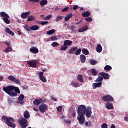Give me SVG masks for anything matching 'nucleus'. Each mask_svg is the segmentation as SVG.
Here are the masks:
<instances>
[{
	"instance_id": "nucleus-6",
	"label": "nucleus",
	"mask_w": 128,
	"mask_h": 128,
	"mask_svg": "<svg viewBox=\"0 0 128 128\" xmlns=\"http://www.w3.org/2000/svg\"><path fill=\"white\" fill-rule=\"evenodd\" d=\"M102 100L103 102H114V99L110 95H105L102 96Z\"/></svg>"
},
{
	"instance_id": "nucleus-39",
	"label": "nucleus",
	"mask_w": 128,
	"mask_h": 128,
	"mask_svg": "<svg viewBox=\"0 0 128 128\" xmlns=\"http://www.w3.org/2000/svg\"><path fill=\"white\" fill-rule=\"evenodd\" d=\"M8 80H11V82H14V80H16V78H14V76H10L8 77Z\"/></svg>"
},
{
	"instance_id": "nucleus-57",
	"label": "nucleus",
	"mask_w": 128,
	"mask_h": 128,
	"mask_svg": "<svg viewBox=\"0 0 128 128\" xmlns=\"http://www.w3.org/2000/svg\"><path fill=\"white\" fill-rule=\"evenodd\" d=\"M65 122L66 124H72V121L70 120H65Z\"/></svg>"
},
{
	"instance_id": "nucleus-16",
	"label": "nucleus",
	"mask_w": 128,
	"mask_h": 128,
	"mask_svg": "<svg viewBox=\"0 0 128 128\" xmlns=\"http://www.w3.org/2000/svg\"><path fill=\"white\" fill-rule=\"evenodd\" d=\"M24 118H25L26 120H28V118H30V112H28V111L26 110L24 112Z\"/></svg>"
},
{
	"instance_id": "nucleus-56",
	"label": "nucleus",
	"mask_w": 128,
	"mask_h": 128,
	"mask_svg": "<svg viewBox=\"0 0 128 128\" xmlns=\"http://www.w3.org/2000/svg\"><path fill=\"white\" fill-rule=\"evenodd\" d=\"M78 8H80V7L78 5H75L73 7L74 10H78Z\"/></svg>"
},
{
	"instance_id": "nucleus-46",
	"label": "nucleus",
	"mask_w": 128,
	"mask_h": 128,
	"mask_svg": "<svg viewBox=\"0 0 128 128\" xmlns=\"http://www.w3.org/2000/svg\"><path fill=\"white\" fill-rule=\"evenodd\" d=\"M62 106H59L57 108V112H62Z\"/></svg>"
},
{
	"instance_id": "nucleus-22",
	"label": "nucleus",
	"mask_w": 128,
	"mask_h": 128,
	"mask_svg": "<svg viewBox=\"0 0 128 128\" xmlns=\"http://www.w3.org/2000/svg\"><path fill=\"white\" fill-rule=\"evenodd\" d=\"M5 30L6 32L8 33L9 34H10L11 36H14V33L12 30H10V29L8 28H5Z\"/></svg>"
},
{
	"instance_id": "nucleus-41",
	"label": "nucleus",
	"mask_w": 128,
	"mask_h": 128,
	"mask_svg": "<svg viewBox=\"0 0 128 128\" xmlns=\"http://www.w3.org/2000/svg\"><path fill=\"white\" fill-rule=\"evenodd\" d=\"M92 76H96V74H98L96 70L94 68L92 69Z\"/></svg>"
},
{
	"instance_id": "nucleus-47",
	"label": "nucleus",
	"mask_w": 128,
	"mask_h": 128,
	"mask_svg": "<svg viewBox=\"0 0 128 128\" xmlns=\"http://www.w3.org/2000/svg\"><path fill=\"white\" fill-rule=\"evenodd\" d=\"M90 63L92 66H94V64H96V60H90Z\"/></svg>"
},
{
	"instance_id": "nucleus-24",
	"label": "nucleus",
	"mask_w": 128,
	"mask_h": 128,
	"mask_svg": "<svg viewBox=\"0 0 128 128\" xmlns=\"http://www.w3.org/2000/svg\"><path fill=\"white\" fill-rule=\"evenodd\" d=\"M72 16V14H67L64 18V20L66 22H68L70 19V18Z\"/></svg>"
},
{
	"instance_id": "nucleus-15",
	"label": "nucleus",
	"mask_w": 128,
	"mask_h": 128,
	"mask_svg": "<svg viewBox=\"0 0 128 128\" xmlns=\"http://www.w3.org/2000/svg\"><path fill=\"white\" fill-rule=\"evenodd\" d=\"M30 52H31L32 54H38V49L36 48L35 47H32L30 49Z\"/></svg>"
},
{
	"instance_id": "nucleus-36",
	"label": "nucleus",
	"mask_w": 128,
	"mask_h": 128,
	"mask_svg": "<svg viewBox=\"0 0 128 128\" xmlns=\"http://www.w3.org/2000/svg\"><path fill=\"white\" fill-rule=\"evenodd\" d=\"M70 84L72 86H74V88H78V86H80L78 83L74 82H71Z\"/></svg>"
},
{
	"instance_id": "nucleus-2",
	"label": "nucleus",
	"mask_w": 128,
	"mask_h": 128,
	"mask_svg": "<svg viewBox=\"0 0 128 128\" xmlns=\"http://www.w3.org/2000/svg\"><path fill=\"white\" fill-rule=\"evenodd\" d=\"M4 92L8 94V96H18V94L16 92H14V86L12 85L4 86L2 88Z\"/></svg>"
},
{
	"instance_id": "nucleus-64",
	"label": "nucleus",
	"mask_w": 128,
	"mask_h": 128,
	"mask_svg": "<svg viewBox=\"0 0 128 128\" xmlns=\"http://www.w3.org/2000/svg\"><path fill=\"white\" fill-rule=\"evenodd\" d=\"M110 128H116V126H114V124H112Z\"/></svg>"
},
{
	"instance_id": "nucleus-5",
	"label": "nucleus",
	"mask_w": 128,
	"mask_h": 128,
	"mask_svg": "<svg viewBox=\"0 0 128 128\" xmlns=\"http://www.w3.org/2000/svg\"><path fill=\"white\" fill-rule=\"evenodd\" d=\"M19 123L22 128H26L28 126V120L24 118L20 120Z\"/></svg>"
},
{
	"instance_id": "nucleus-27",
	"label": "nucleus",
	"mask_w": 128,
	"mask_h": 128,
	"mask_svg": "<svg viewBox=\"0 0 128 128\" xmlns=\"http://www.w3.org/2000/svg\"><path fill=\"white\" fill-rule=\"evenodd\" d=\"M90 16V13L88 11H86L82 13V16H83L84 18Z\"/></svg>"
},
{
	"instance_id": "nucleus-31",
	"label": "nucleus",
	"mask_w": 128,
	"mask_h": 128,
	"mask_svg": "<svg viewBox=\"0 0 128 128\" xmlns=\"http://www.w3.org/2000/svg\"><path fill=\"white\" fill-rule=\"evenodd\" d=\"M24 100V95L23 94H20V96L18 98V100L19 102H22Z\"/></svg>"
},
{
	"instance_id": "nucleus-60",
	"label": "nucleus",
	"mask_w": 128,
	"mask_h": 128,
	"mask_svg": "<svg viewBox=\"0 0 128 128\" xmlns=\"http://www.w3.org/2000/svg\"><path fill=\"white\" fill-rule=\"evenodd\" d=\"M29 2H38L40 0H29Z\"/></svg>"
},
{
	"instance_id": "nucleus-54",
	"label": "nucleus",
	"mask_w": 128,
	"mask_h": 128,
	"mask_svg": "<svg viewBox=\"0 0 128 128\" xmlns=\"http://www.w3.org/2000/svg\"><path fill=\"white\" fill-rule=\"evenodd\" d=\"M68 8H68V7L64 8L62 10V12H68Z\"/></svg>"
},
{
	"instance_id": "nucleus-40",
	"label": "nucleus",
	"mask_w": 128,
	"mask_h": 128,
	"mask_svg": "<svg viewBox=\"0 0 128 128\" xmlns=\"http://www.w3.org/2000/svg\"><path fill=\"white\" fill-rule=\"evenodd\" d=\"M52 46L53 48H56V46H58L60 44L57 42H54L52 44Z\"/></svg>"
},
{
	"instance_id": "nucleus-19",
	"label": "nucleus",
	"mask_w": 128,
	"mask_h": 128,
	"mask_svg": "<svg viewBox=\"0 0 128 128\" xmlns=\"http://www.w3.org/2000/svg\"><path fill=\"white\" fill-rule=\"evenodd\" d=\"M76 50H78V47L74 46L69 50L68 52L69 54H72L76 52Z\"/></svg>"
},
{
	"instance_id": "nucleus-17",
	"label": "nucleus",
	"mask_w": 128,
	"mask_h": 128,
	"mask_svg": "<svg viewBox=\"0 0 128 128\" xmlns=\"http://www.w3.org/2000/svg\"><path fill=\"white\" fill-rule=\"evenodd\" d=\"M88 30V26H84L80 28L78 32H86V30Z\"/></svg>"
},
{
	"instance_id": "nucleus-49",
	"label": "nucleus",
	"mask_w": 128,
	"mask_h": 128,
	"mask_svg": "<svg viewBox=\"0 0 128 128\" xmlns=\"http://www.w3.org/2000/svg\"><path fill=\"white\" fill-rule=\"evenodd\" d=\"M51 40H58V38H56V36H52L50 38Z\"/></svg>"
},
{
	"instance_id": "nucleus-7",
	"label": "nucleus",
	"mask_w": 128,
	"mask_h": 128,
	"mask_svg": "<svg viewBox=\"0 0 128 128\" xmlns=\"http://www.w3.org/2000/svg\"><path fill=\"white\" fill-rule=\"evenodd\" d=\"M48 108V106L46 104H42L39 106L38 110L42 114H44V112H46Z\"/></svg>"
},
{
	"instance_id": "nucleus-32",
	"label": "nucleus",
	"mask_w": 128,
	"mask_h": 128,
	"mask_svg": "<svg viewBox=\"0 0 128 128\" xmlns=\"http://www.w3.org/2000/svg\"><path fill=\"white\" fill-rule=\"evenodd\" d=\"M8 18H2V20L7 24H10V21L9 20Z\"/></svg>"
},
{
	"instance_id": "nucleus-52",
	"label": "nucleus",
	"mask_w": 128,
	"mask_h": 128,
	"mask_svg": "<svg viewBox=\"0 0 128 128\" xmlns=\"http://www.w3.org/2000/svg\"><path fill=\"white\" fill-rule=\"evenodd\" d=\"M52 14H48V16H47L45 18L44 20H50V18H52Z\"/></svg>"
},
{
	"instance_id": "nucleus-10",
	"label": "nucleus",
	"mask_w": 128,
	"mask_h": 128,
	"mask_svg": "<svg viewBox=\"0 0 128 128\" xmlns=\"http://www.w3.org/2000/svg\"><path fill=\"white\" fill-rule=\"evenodd\" d=\"M44 72H38V76L40 79V80H42V82H46V77H44Z\"/></svg>"
},
{
	"instance_id": "nucleus-11",
	"label": "nucleus",
	"mask_w": 128,
	"mask_h": 128,
	"mask_svg": "<svg viewBox=\"0 0 128 128\" xmlns=\"http://www.w3.org/2000/svg\"><path fill=\"white\" fill-rule=\"evenodd\" d=\"M99 74L102 76L104 80H108L110 78V75L108 73H104V72H100Z\"/></svg>"
},
{
	"instance_id": "nucleus-18",
	"label": "nucleus",
	"mask_w": 128,
	"mask_h": 128,
	"mask_svg": "<svg viewBox=\"0 0 128 128\" xmlns=\"http://www.w3.org/2000/svg\"><path fill=\"white\" fill-rule=\"evenodd\" d=\"M0 16L3 18H10V16L6 12H0Z\"/></svg>"
},
{
	"instance_id": "nucleus-13",
	"label": "nucleus",
	"mask_w": 128,
	"mask_h": 128,
	"mask_svg": "<svg viewBox=\"0 0 128 128\" xmlns=\"http://www.w3.org/2000/svg\"><path fill=\"white\" fill-rule=\"evenodd\" d=\"M30 14V11L26 12H22L21 14V18H26Z\"/></svg>"
},
{
	"instance_id": "nucleus-55",
	"label": "nucleus",
	"mask_w": 128,
	"mask_h": 128,
	"mask_svg": "<svg viewBox=\"0 0 128 128\" xmlns=\"http://www.w3.org/2000/svg\"><path fill=\"white\" fill-rule=\"evenodd\" d=\"M25 28L27 32H30V28L28 25L26 26Z\"/></svg>"
},
{
	"instance_id": "nucleus-44",
	"label": "nucleus",
	"mask_w": 128,
	"mask_h": 128,
	"mask_svg": "<svg viewBox=\"0 0 128 128\" xmlns=\"http://www.w3.org/2000/svg\"><path fill=\"white\" fill-rule=\"evenodd\" d=\"M13 82H15L16 84H20V80L16 79V78H15V80Z\"/></svg>"
},
{
	"instance_id": "nucleus-21",
	"label": "nucleus",
	"mask_w": 128,
	"mask_h": 128,
	"mask_svg": "<svg viewBox=\"0 0 128 128\" xmlns=\"http://www.w3.org/2000/svg\"><path fill=\"white\" fill-rule=\"evenodd\" d=\"M96 50L97 52H102V45H100V44H98L96 48Z\"/></svg>"
},
{
	"instance_id": "nucleus-25",
	"label": "nucleus",
	"mask_w": 128,
	"mask_h": 128,
	"mask_svg": "<svg viewBox=\"0 0 128 128\" xmlns=\"http://www.w3.org/2000/svg\"><path fill=\"white\" fill-rule=\"evenodd\" d=\"M48 4V0H42L40 2V6L42 7Z\"/></svg>"
},
{
	"instance_id": "nucleus-45",
	"label": "nucleus",
	"mask_w": 128,
	"mask_h": 128,
	"mask_svg": "<svg viewBox=\"0 0 128 128\" xmlns=\"http://www.w3.org/2000/svg\"><path fill=\"white\" fill-rule=\"evenodd\" d=\"M85 20L88 22H92V18L90 17L86 18H85Z\"/></svg>"
},
{
	"instance_id": "nucleus-29",
	"label": "nucleus",
	"mask_w": 128,
	"mask_h": 128,
	"mask_svg": "<svg viewBox=\"0 0 128 128\" xmlns=\"http://www.w3.org/2000/svg\"><path fill=\"white\" fill-rule=\"evenodd\" d=\"M36 20V18L34 17V16H30L28 17L26 22H32V20Z\"/></svg>"
},
{
	"instance_id": "nucleus-1",
	"label": "nucleus",
	"mask_w": 128,
	"mask_h": 128,
	"mask_svg": "<svg viewBox=\"0 0 128 128\" xmlns=\"http://www.w3.org/2000/svg\"><path fill=\"white\" fill-rule=\"evenodd\" d=\"M78 116L77 120L80 124H84L86 122V117L84 114H86V118H92V108L88 106L87 108L84 105H80L77 109Z\"/></svg>"
},
{
	"instance_id": "nucleus-58",
	"label": "nucleus",
	"mask_w": 128,
	"mask_h": 128,
	"mask_svg": "<svg viewBox=\"0 0 128 128\" xmlns=\"http://www.w3.org/2000/svg\"><path fill=\"white\" fill-rule=\"evenodd\" d=\"M76 111H74L72 113V116L73 118H76Z\"/></svg>"
},
{
	"instance_id": "nucleus-12",
	"label": "nucleus",
	"mask_w": 128,
	"mask_h": 128,
	"mask_svg": "<svg viewBox=\"0 0 128 128\" xmlns=\"http://www.w3.org/2000/svg\"><path fill=\"white\" fill-rule=\"evenodd\" d=\"M102 83V82H96L92 84L94 90H96V88H100Z\"/></svg>"
},
{
	"instance_id": "nucleus-8",
	"label": "nucleus",
	"mask_w": 128,
	"mask_h": 128,
	"mask_svg": "<svg viewBox=\"0 0 128 128\" xmlns=\"http://www.w3.org/2000/svg\"><path fill=\"white\" fill-rule=\"evenodd\" d=\"M38 62L36 60H33L31 61H28V64L31 66V68H36V64H38Z\"/></svg>"
},
{
	"instance_id": "nucleus-48",
	"label": "nucleus",
	"mask_w": 128,
	"mask_h": 128,
	"mask_svg": "<svg viewBox=\"0 0 128 128\" xmlns=\"http://www.w3.org/2000/svg\"><path fill=\"white\" fill-rule=\"evenodd\" d=\"M84 126H92V122H86Z\"/></svg>"
},
{
	"instance_id": "nucleus-23",
	"label": "nucleus",
	"mask_w": 128,
	"mask_h": 128,
	"mask_svg": "<svg viewBox=\"0 0 128 128\" xmlns=\"http://www.w3.org/2000/svg\"><path fill=\"white\" fill-rule=\"evenodd\" d=\"M77 80L80 82H84V76L79 74L77 76Z\"/></svg>"
},
{
	"instance_id": "nucleus-59",
	"label": "nucleus",
	"mask_w": 128,
	"mask_h": 128,
	"mask_svg": "<svg viewBox=\"0 0 128 128\" xmlns=\"http://www.w3.org/2000/svg\"><path fill=\"white\" fill-rule=\"evenodd\" d=\"M4 44H6V46H10V42H4Z\"/></svg>"
},
{
	"instance_id": "nucleus-51",
	"label": "nucleus",
	"mask_w": 128,
	"mask_h": 128,
	"mask_svg": "<svg viewBox=\"0 0 128 128\" xmlns=\"http://www.w3.org/2000/svg\"><path fill=\"white\" fill-rule=\"evenodd\" d=\"M101 128H108V124L104 123L101 126Z\"/></svg>"
},
{
	"instance_id": "nucleus-53",
	"label": "nucleus",
	"mask_w": 128,
	"mask_h": 128,
	"mask_svg": "<svg viewBox=\"0 0 128 128\" xmlns=\"http://www.w3.org/2000/svg\"><path fill=\"white\" fill-rule=\"evenodd\" d=\"M70 28L72 32H76V28L75 26H72Z\"/></svg>"
},
{
	"instance_id": "nucleus-26",
	"label": "nucleus",
	"mask_w": 128,
	"mask_h": 128,
	"mask_svg": "<svg viewBox=\"0 0 128 128\" xmlns=\"http://www.w3.org/2000/svg\"><path fill=\"white\" fill-rule=\"evenodd\" d=\"M31 30H38L40 28V26L38 25H33L32 26L30 27Z\"/></svg>"
},
{
	"instance_id": "nucleus-50",
	"label": "nucleus",
	"mask_w": 128,
	"mask_h": 128,
	"mask_svg": "<svg viewBox=\"0 0 128 128\" xmlns=\"http://www.w3.org/2000/svg\"><path fill=\"white\" fill-rule=\"evenodd\" d=\"M8 104H14V100L12 98H8Z\"/></svg>"
},
{
	"instance_id": "nucleus-35",
	"label": "nucleus",
	"mask_w": 128,
	"mask_h": 128,
	"mask_svg": "<svg viewBox=\"0 0 128 128\" xmlns=\"http://www.w3.org/2000/svg\"><path fill=\"white\" fill-rule=\"evenodd\" d=\"M54 32H56V30H54V29H52L50 30L47 31L46 32L47 34H49L50 36V34H54Z\"/></svg>"
},
{
	"instance_id": "nucleus-42",
	"label": "nucleus",
	"mask_w": 128,
	"mask_h": 128,
	"mask_svg": "<svg viewBox=\"0 0 128 128\" xmlns=\"http://www.w3.org/2000/svg\"><path fill=\"white\" fill-rule=\"evenodd\" d=\"M40 24H42V26H44L46 24H48V21H41L39 22Z\"/></svg>"
},
{
	"instance_id": "nucleus-20",
	"label": "nucleus",
	"mask_w": 128,
	"mask_h": 128,
	"mask_svg": "<svg viewBox=\"0 0 128 128\" xmlns=\"http://www.w3.org/2000/svg\"><path fill=\"white\" fill-rule=\"evenodd\" d=\"M106 107L107 108V110H114V106L112 103H107L106 104Z\"/></svg>"
},
{
	"instance_id": "nucleus-14",
	"label": "nucleus",
	"mask_w": 128,
	"mask_h": 128,
	"mask_svg": "<svg viewBox=\"0 0 128 128\" xmlns=\"http://www.w3.org/2000/svg\"><path fill=\"white\" fill-rule=\"evenodd\" d=\"M86 60V56L82 54L80 55V62H81L82 64H84Z\"/></svg>"
},
{
	"instance_id": "nucleus-63",
	"label": "nucleus",
	"mask_w": 128,
	"mask_h": 128,
	"mask_svg": "<svg viewBox=\"0 0 128 128\" xmlns=\"http://www.w3.org/2000/svg\"><path fill=\"white\" fill-rule=\"evenodd\" d=\"M124 120L125 122H128V117H124Z\"/></svg>"
},
{
	"instance_id": "nucleus-61",
	"label": "nucleus",
	"mask_w": 128,
	"mask_h": 128,
	"mask_svg": "<svg viewBox=\"0 0 128 128\" xmlns=\"http://www.w3.org/2000/svg\"><path fill=\"white\" fill-rule=\"evenodd\" d=\"M24 101H18V104H24Z\"/></svg>"
},
{
	"instance_id": "nucleus-3",
	"label": "nucleus",
	"mask_w": 128,
	"mask_h": 128,
	"mask_svg": "<svg viewBox=\"0 0 128 128\" xmlns=\"http://www.w3.org/2000/svg\"><path fill=\"white\" fill-rule=\"evenodd\" d=\"M2 120H4V122L8 126H10V128H16V124H14V119L12 118H8L5 116H2Z\"/></svg>"
},
{
	"instance_id": "nucleus-33",
	"label": "nucleus",
	"mask_w": 128,
	"mask_h": 128,
	"mask_svg": "<svg viewBox=\"0 0 128 128\" xmlns=\"http://www.w3.org/2000/svg\"><path fill=\"white\" fill-rule=\"evenodd\" d=\"M112 68V66L110 65H106L104 68V70H108V72H110V70Z\"/></svg>"
},
{
	"instance_id": "nucleus-4",
	"label": "nucleus",
	"mask_w": 128,
	"mask_h": 128,
	"mask_svg": "<svg viewBox=\"0 0 128 128\" xmlns=\"http://www.w3.org/2000/svg\"><path fill=\"white\" fill-rule=\"evenodd\" d=\"M72 44V41L70 40H65L64 42V44L60 48V50H66L68 48V46Z\"/></svg>"
},
{
	"instance_id": "nucleus-28",
	"label": "nucleus",
	"mask_w": 128,
	"mask_h": 128,
	"mask_svg": "<svg viewBox=\"0 0 128 128\" xmlns=\"http://www.w3.org/2000/svg\"><path fill=\"white\" fill-rule=\"evenodd\" d=\"M82 52L84 54H85V56H88V54H90V52H88V49H86V48H84L82 50Z\"/></svg>"
},
{
	"instance_id": "nucleus-37",
	"label": "nucleus",
	"mask_w": 128,
	"mask_h": 128,
	"mask_svg": "<svg viewBox=\"0 0 128 128\" xmlns=\"http://www.w3.org/2000/svg\"><path fill=\"white\" fill-rule=\"evenodd\" d=\"M14 92H16V94H20V88H18V87H15L14 86Z\"/></svg>"
},
{
	"instance_id": "nucleus-38",
	"label": "nucleus",
	"mask_w": 128,
	"mask_h": 128,
	"mask_svg": "<svg viewBox=\"0 0 128 128\" xmlns=\"http://www.w3.org/2000/svg\"><path fill=\"white\" fill-rule=\"evenodd\" d=\"M75 51L76 52H74V54H76V56H78V54H80V52H82V49L78 48Z\"/></svg>"
},
{
	"instance_id": "nucleus-30",
	"label": "nucleus",
	"mask_w": 128,
	"mask_h": 128,
	"mask_svg": "<svg viewBox=\"0 0 128 128\" xmlns=\"http://www.w3.org/2000/svg\"><path fill=\"white\" fill-rule=\"evenodd\" d=\"M12 50V46H7L6 48L4 50V52H10Z\"/></svg>"
},
{
	"instance_id": "nucleus-62",
	"label": "nucleus",
	"mask_w": 128,
	"mask_h": 128,
	"mask_svg": "<svg viewBox=\"0 0 128 128\" xmlns=\"http://www.w3.org/2000/svg\"><path fill=\"white\" fill-rule=\"evenodd\" d=\"M51 98H52V100H54V102L56 101V98H54V96H52Z\"/></svg>"
},
{
	"instance_id": "nucleus-43",
	"label": "nucleus",
	"mask_w": 128,
	"mask_h": 128,
	"mask_svg": "<svg viewBox=\"0 0 128 128\" xmlns=\"http://www.w3.org/2000/svg\"><path fill=\"white\" fill-rule=\"evenodd\" d=\"M104 80V78L102 76H98L96 82H102V80Z\"/></svg>"
},
{
	"instance_id": "nucleus-34",
	"label": "nucleus",
	"mask_w": 128,
	"mask_h": 128,
	"mask_svg": "<svg viewBox=\"0 0 128 128\" xmlns=\"http://www.w3.org/2000/svg\"><path fill=\"white\" fill-rule=\"evenodd\" d=\"M64 18V17L62 16L58 15L57 16V18L55 19L56 22H60V20H62Z\"/></svg>"
},
{
	"instance_id": "nucleus-9",
	"label": "nucleus",
	"mask_w": 128,
	"mask_h": 128,
	"mask_svg": "<svg viewBox=\"0 0 128 128\" xmlns=\"http://www.w3.org/2000/svg\"><path fill=\"white\" fill-rule=\"evenodd\" d=\"M42 102H44V100L42 98H36L33 102V104L34 106H38L40 104H42Z\"/></svg>"
}]
</instances>
